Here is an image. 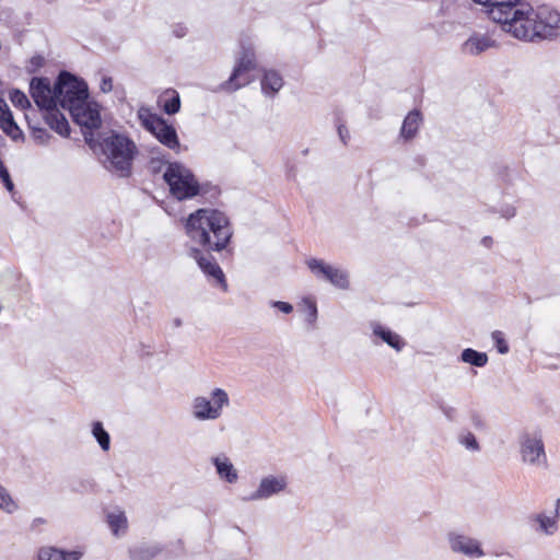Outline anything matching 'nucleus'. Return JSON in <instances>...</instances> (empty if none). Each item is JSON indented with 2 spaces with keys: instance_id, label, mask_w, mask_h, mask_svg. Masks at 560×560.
<instances>
[{
  "instance_id": "obj_1",
  "label": "nucleus",
  "mask_w": 560,
  "mask_h": 560,
  "mask_svg": "<svg viewBox=\"0 0 560 560\" xmlns=\"http://www.w3.org/2000/svg\"><path fill=\"white\" fill-rule=\"evenodd\" d=\"M189 238L207 252H221L229 245L233 230L229 218L217 209H198L186 224Z\"/></svg>"
},
{
  "instance_id": "obj_2",
  "label": "nucleus",
  "mask_w": 560,
  "mask_h": 560,
  "mask_svg": "<svg viewBox=\"0 0 560 560\" xmlns=\"http://www.w3.org/2000/svg\"><path fill=\"white\" fill-rule=\"evenodd\" d=\"M30 93L35 104L43 112L45 122L62 137H69L70 126L65 115L57 107L55 86L51 88L47 78H33Z\"/></svg>"
},
{
  "instance_id": "obj_3",
  "label": "nucleus",
  "mask_w": 560,
  "mask_h": 560,
  "mask_svg": "<svg viewBox=\"0 0 560 560\" xmlns=\"http://www.w3.org/2000/svg\"><path fill=\"white\" fill-rule=\"evenodd\" d=\"M101 147L106 156L105 167L119 177H129L138 154L136 143L125 135L113 132L103 139Z\"/></svg>"
},
{
  "instance_id": "obj_4",
  "label": "nucleus",
  "mask_w": 560,
  "mask_h": 560,
  "mask_svg": "<svg viewBox=\"0 0 560 560\" xmlns=\"http://www.w3.org/2000/svg\"><path fill=\"white\" fill-rule=\"evenodd\" d=\"M163 178L171 195L177 200L191 199L207 192L206 186L198 183L192 172L178 162L168 163Z\"/></svg>"
},
{
  "instance_id": "obj_5",
  "label": "nucleus",
  "mask_w": 560,
  "mask_h": 560,
  "mask_svg": "<svg viewBox=\"0 0 560 560\" xmlns=\"http://www.w3.org/2000/svg\"><path fill=\"white\" fill-rule=\"evenodd\" d=\"M505 15H508L506 21L497 22L501 24L504 32L527 42L544 38V25L538 23L536 12L532 8L523 10L515 7L513 11L506 12Z\"/></svg>"
},
{
  "instance_id": "obj_6",
  "label": "nucleus",
  "mask_w": 560,
  "mask_h": 560,
  "mask_svg": "<svg viewBox=\"0 0 560 560\" xmlns=\"http://www.w3.org/2000/svg\"><path fill=\"white\" fill-rule=\"evenodd\" d=\"M55 93L57 105L67 110L83 104L89 97L86 83L67 71H62L58 75L55 83Z\"/></svg>"
},
{
  "instance_id": "obj_7",
  "label": "nucleus",
  "mask_w": 560,
  "mask_h": 560,
  "mask_svg": "<svg viewBox=\"0 0 560 560\" xmlns=\"http://www.w3.org/2000/svg\"><path fill=\"white\" fill-rule=\"evenodd\" d=\"M230 396L221 387L211 389L209 396H196L191 401V415L198 421L217 420L230 406Z\"/></svg>"
},
{
  "instance_id": "obj_8",
  "label": "nucleus",
  "mask_w": 560,
  "mask_h": 560,
  "mask_svg": "<svg viewBox=\"0 0 560 560\" xmlns=\"http://www.w3.org/2000/svg\"><path fill=\"white\" fill-rule=\"evenodd\" d=\"M138 118L141 125L150 131L163 145L171 150L179 149V140L175 128L167 121L152 114L148 107L141 106L138 109Z\"/></svg>"
},
{
  "instance_id": "obj_9",
  "label": "nucleus",
  "mask_w": 560,
  "mask_h": 560,
  "mask_svg": "<svg viewBox=\"0 0 560 560\" xmlns=\"http://www.w3.org/2000/svg\"><path fill=\"white\" fill-rule=\"evenodd\" d=\"M520 454L524 464L545 467L547 455L541 433L524 432L520 436Z\"/></svg>"
},
{
  "instance_id": "obj_10",
  "label": "nucleus",
  "mask_w": 560,
  "mask_h": 560,
  "mask_svg": "<svg viewBox=\"0 0 560 560\" xmlns=\"http://www.w3.org/2000/svg\"><path fill=\"white\" fill-rule=\"evenodd\" d=\"M255 68L256 59L254 50L252 48H243L242 56L237 60L230 79L224 85L231 91H236L240 88L247 85L253 80L248 72Z\"/></svg>"
},
{
  "instance_id": "obj_11",
  "label": "nucleus",
  "mask_w": 560,
  "mask_h": 560,
  "mask_svg": "<svg viewBox=\"0 0 560 560\" xmlns=\"http://www.w3.org/2000/svg\"><path fill=\"white\" fill-rule=\"evenodd\" d=\"M306 265L316 277L324 278L339 289L345 290L349 288L347 271L335 268L316 258L308 259Z\"/></svg>"
},
{
  "instance_id": "obj_12",
  "label": "nucleus",
  "mask_w": 560,
  "mask_h": 560,
  "mask_svg": "<svg viewBox=\"0 0 560 560\" xmlns=\"http://www.w3.org/2000/svg\"><path fill=\"white\" fill-rule=\"evenodd\" d=\"M447 541L450 549L455 553H460L468 558H481L485 556L481 544L467 535L450 532L447 534Z\"/></svg>"
},
{
  "instance_id": "obj_13",
  "label": "nucleus",
  "mask_w": 560,
  "mask_h": 560,
  "mask_svg": "<svg viewBox=\"0 0 560 560\" xmlns=\"http://www.w3.org/2000/svg\"><path fill=\"white\" fill-rule=\"evenodd\" d=\"M189 256L196 260L205 275L213 278L224 291L228 290V283L224 273L210 252L205 254L202 250L192 247L189 250Z\"/></svg>"
},
{
  "instance_id": "obj_14",
  "label": "nucleus",
  "mask_w": 560,
  "mask_h": 560,
  "mask_svg": "<svg viewBox=\"0 0 560 560\" xmlns=\"http://www.w3.org/2000/svg\"><path fill=\"white\" fill-rule=\"evenodd\" d=\"M69 113L75 124L86 129H97L102 125L100 112L92 107L88 100L83 104L71 108Z\"/></svg>"
},
{
  "instance_id": "obj_15",
  "label": "nucleus",
  "mask_w": 560,
  "mask_h": 560,
  "mask_svg": "<svg viewBox=\"0 0 560 560\" xmlns=\"http://www.w3.org/2000/svg\"><path fill=\"white\" fill-rule=\"evenodd\" d=\"M287 479L284 477L268 476L261 479L256 491L250 493L246 500L257 501L268 499L284 490Z\"/></svg>"
},
{
  "instance_id": "obj_16",
  "label": "nucleus",
  "mask_w": 560,
  "mask_h": 560,
  "mask_svg": "<svg viewBox=\"0 0 560 560\" xmlns=\"http://www.w3.org/2000/svg\"><path fill=\"white\" fill-rule=\"evenodd\" d=\"M487 8L486 12L493 22L506 21V12L513 11L521 0H472Z\"/></svg>"
},
{
  "instance_id": "obj_17",
  "label": "nucleus",
  "mask_w": 560,
  "mask_h": 560,
  "mask_svg": "<svg viewBox=\"0 0 560 560\" xmlns=\"http://www.w3.org/2000/svg\"><path fill=\"white\" fill-rule=\"evenodd\" d=\"M538 23L544 25V38L551 37L555 28H560V12L557 10L541 9L536 13Z\"/></svg>"
},
{
  "instance_id": "obj_18",
  "label": "nucleus",
  "mask_w": 560,
  "mask_h": 560,
  "mask_svg": "<svg viewBox=\"0 0 560 560\" xmlns=\"http://www.w3.org/2000/svg\"><path fill=\"white\" fill-rule=\"evenodd\" d=\"M82 557L80 551H65L55 547H42L38 550V560H79Z\"/></svg>"
},
{
  "instance_id": "obj_19",
  "label": "nucleus",
  "mask_w": 560,
  "mask_h": 560,
  "mask_svg": "<svg viewBox=\"0 0 560 560\" xmlns=\"http://www.w3.org/2000/svg\"><path fill=\"white\" fill-rule=\"evenodd\" d=\"M421 122L422 116L418 109L409 112L402 121L400 137L404 138L405 140H410L415 138Z\"/></svg>"
},
{
  "instance_id": "obj_20",
  "label": "nucleus",
  "mask_w": 560,
  "mask_h": 560,
  "mask_svg": "<svg viewBox=\"0 0 560 560\" xmlns=\"http://www.w3.org/2000/svg\"><path fill=\"white\" fill-rule=\"evenodd\" d=\"M493 45L494 40L487 35H472L464 43L463 49L466 54L479 55Z\"/></svg>"
},
{
  "instance_id": "obj_21",
  "label": "nucleus",
  "mask_w": 560,
  "mask_h": 560,
  "mask_svg": "<svg viewBox=\"0 0 560 560\" xmlns=\"http://www.w3.org/2000/svg\"><path fill=\"white\" fill-rule=\"evenodd\" d=\"M212 462L220 478L230 483H233L237 480V471L225 455L213 457Z\"/></svg>"
},
{
  "instance_id": "obj_22",
  "label": "nucleus",
  "mask_w": 560,
  "mask_h": 560,
  "mask_svg": "<svg viewBox=\"0 0 560 560\" xmlns=\"http://www.w3.org/2000/svg\"><path fill=\"white\" fill-rule=\"evenodd\" d=\"M373 334L381 338L384 342H386L389 347L395 349L396 351H400L402 347L405 346V342L402 341L401 337L392 331L388 328H385L381 324L374 323L372 325Z\"/></svg>"
},
{
  "instance_id": "obj_23",
  "label": "nucleus",
  "mask_w": 560,
  "mask_h": 560,
  "mask_svg": "<svg viewBox=\"0 0 560 560\" xmlns=\"http://www.w3.org/2000/svg\"><path fill=\"white\" fill-rule=\"evenodd\" d=\"M283 85L282 77L275 70L265 71L261 79V91L266 95H275Z\"/></svg>"
},
{
  "instance_id": "obj_24",
  "label": "nucleus",
  "mask_w": 560,
  "mask_h": 560,
  "mask_svg": "<svg viewBox=\"0 0 560 560\" xmlns=\"http://www.w3.org/2000/svg\"><path fill=\"white\" fill-rule=\"evenodd\" d=\"M162 551V547L158 544H142L129 549L131 560H152Z\"/></svg>"
},
{
  "instance_id": "obj_25",
  "label": "nucleus",
  "mask_w": 560,
  "mask_h": 560,
  "mask_svg": "<svg viewBox=\"0 0 560 560\" xmlns=\"http://www.w3.org/2000/svg\"><path fill=\"white\" fill-rule=\"evenodd\" d=\"M534 521L537 523L536 532L545 534V535H555L558 529V520L556 516H549L546 513L541 512L534 516Z\"/></svg>"
},
{
  "instance_id": "obj_26",
  "label": "nucleus",
  "mask_w": 560,
  "mask_h": 560,
  "mask_svg": "<svg viewBox=\"0 0 560 560\" xmlns=\"http://www.w3.org/2000/svg\"><path fill=\"white\" fill-rule=\"evenodd\" d=\"M162 108L167 115H174L180 109V97L175 90L165 91L161 97Z\"/></svg>"
},
{
  "instance_id": "obj_27",
  "label": "nucleus",
  "mask_w": 560,
  "mask_h": 560,
  "mask_svg": "<svg viewBox=\"0 0 560 560\" xmlns=\"http://www.w3.org/2000/svg\"><path fill=\"white\" fill-rule=\"evenodd\" d=\"M460 359L465 363H469L470 365L482 368L488 362V355L485 352L476 351L471 348H467L463 350L460 354Z\"/></svg>"
},
{
  "instance_id": "obj_28",
  "label": "nucleus",
  "mask_w": 560,
  "mask_h": 560,
  "mask_svg": "<svg viewBox=\"0 0 560 560\" xmlns=\"http://www.w3.org/2000/svg\"><path fill=\"white\" fill-rule=\"evenodd\" d=\"M92 434L103 451L109 450L110 436H109L108 432L104 429L102 422L94 421L92 423Z\"/></svg>"
},
{
  "instance_id": "obj_29",
  "label": "nucleus",
  "mask_w": 560,
  "mask_h": 560,
  "mask_svg": "<svg viewBox=\"0 0 560 560\" xmlns=\"http://www.w3.org/2000/svg\"><path fill=\"white\" fill-rule=\"evenodd\" d=\"M0 128L14 141L23 138V132L14 121L12 114H10L8 117H5V119H3L2 122H0Z\"/></svg>"
},
{
  "instance_id": "obj_30",
  "label": "nucleus",
  "mask_w": 560,
  "mask_h": 560,
  "mask_svg": "<svg viewBox=\"0 0 560 560\" xmlns=\"http://www.w3.org/2000/svg\"><path fill=\"white\" fill-rule=\"evenodd\" d=\"M457 440L460 445H463L466 450H468L470 452H479L480 451V445H479L475 434L466 429L462 430L458 433Z\"/></svg>"
},
{
  "instance_id": "obj_31",
  "label": "nucleus",
  "mask_w": 560,
  "mask_h": 560,
  "mask_svg": "<svg viewBox=\"0 0 560 560\" xmlns=\"http://www.w3.org/2000/svg\"><path fill=\"white\" fill-rule=\"evenodd\" d=\"M107 522L114 535H118L120 529L126 530L127 528V517L124 512L109 513Z\"/></svg>"
},
{
  "instance_id": "obj_32",
  "label": "nucleus",
  "mask_w": 560,
  "mask_h": 560,
  "mask_svg": "<svg viewBox=\"0 0 560 560\" xmlns=\"http://www.w3.org/2000/svg\"><path fill=\"white\" fill-rule=\"evenodd\" d=\"M0 509L9 514L14 513L19 509L18 503L2 485H0Z\"/></svg>"
},
{
  "instance_id": "obj_33",
  "label": "nucleus",
  "mask_w": 560,
  "mask_h": 560,
  "mask_svg": "<svg viewBox=\"0 0 560 560\" xmlns=\"http://www.w3.org/2000/svg\"><path fill=\"white\" fill-rule=\"evenodd\" d=\"M31 136L38 144H47L50 139L49 132L43 127L31 126Z\"/></svg>"
},
{
  "instance_id": "obj_34",
  "label": "nucleus",
  "mask_w": 560,
  "mask_h": 560,
  "mask_svg": "<svg viewBox=\"0 0 560 560\" xmlns=\"http://www.w3.org/2000/svg\"><path fill=\"white\" fill-rule=\"evenodd\" d=\"M10 100L15 107H20L22 109L31 106L27 96L20 90H13L10 93Z\"/></svg>"
},
{
  "instance_id": "obj_35",
  "label": "nucleus",
  "mask_w": 560,
  "mask_h": 560,
  "mask_svg": "<svg viewBox=\"0 0 560 560\" xmlns=\"http://www.w3.org/2000/svg\"><path fill=\"white\" fill-rule=\"evenodd\" d=\"M438 408L440 409V411L444 415V417L448 420V421H456L457 420V417H458V411L455 407L444 402V401H440L438 404Z\"/></svg>"
},
{
  "instance_id": "obj_36",
  "label": "nucleus",
  "mask_w": 560,
  "mask_h": 560,
  "mask_svg": "<svg viewBox=\"0 0 560 560\" xmlns=\"http://www.w3.org/2000/svg\"><path fill=\"white\" fill-rule=\"evenodd\" d=\"M492 339L495 342L497 349L500 353L509 352V345L503 338V334L499 330L492 332Z\"/></svg>"
},
{
  "instance_id": "obj_37",
  "label": "nucleus",
  "mask_w": 560,
  "mask_h": 560,
  "mask_svg": "<svg viewBox=\"0 0 560 560\" xmlns=\"http://www.w3.org/2000/svg\"><path fill=\"white\" fill-rule=\"evenodd\" d=\"M304 303L306 305V312H307L306 320L310 324H314L316 322V318H317V306H316V303L314 301L310 300V299H305Z\"/></svg>"
},
{
  "instance_id": "obj_38",
  "label": "nucleus",
  "mask_w": 560,
  "mask_h": 560,
  "mask_svg": "<svg viewBox=\"0 0 560 560\" xmlns=\"http://www.w3.org/2000/svg\"><path fill=\"white\" fill-rule=\"evenodd\" d=\"M469 420L476 430L483 431L486 429V421L478 411H470Z\"/></svg>"
},
{
  "instance_id": "obj_39",
  "label": "nucleus",
  "mask_w": 560,
  "mask_h": 560,
  "mask_svg": "<svg viewBox=\"0 0 560 560\" xmlns=\"http://www.w3.org/2000/svg\"><path fill=\"white\" fill-rule=\"evenodd\" d=\"M336 126H337V131H338V136L340 138V141L345 145H347L349 140H350V132H349L348 128L346 127V125L340 119L337 120Z\"/></svg>"
},
{
  "instance_id": "obj_40",
  "label": "nucleus",
  "mask_w": 560,
  "mask_h": 560,
  "mask_svg": "<svg viewBox=\"0 0 560 560\" xmlns=\"http://www.w3.org/2000/svg\"><path fill=\"white\" fill-rule=\"evenodd\" d=\"M0 178L1 180L3 182L5 188L9 190V191H12L13 190V183L11 180V177H10V174H9V171L8 168L4 166V164L2 163L0 165Z\"/></svg>"
},
{
  "instance_id": "obj_41",
  "label": "nucleus",
  "mask_w": 560,
  "mask_h": 560,
  "mask_svg": "<svg viewBox=\"0 0 560 560\" xmlns=\"http://www.w3.org/2000/svg\"><path fill=\"white\" fill-rule=\"evenodd\" d=\"M270 305L284 314H290L293 311L292 304L282 301H270Z\"/></svg>"
},
{
  "instance_id": "obj_42",
  "label": "nucleus",
  "mask_w": 560,
  "mask_h": 560,
  "mask_svg": "<svg viewBox=\"0 0 560 560\" xmlns=\"http://www.w3.org/2000/svg\"><path fill=\"white\" fill-rule=\"evenodd\" d=\"M100 89L104 93H108L113 90V80L109 77H104L101 81Z\"/></svg>"
},
{
  "instance_id": "obj_43",
  "label": "nucleus",
  "mask_w": 560,
  "mask_h": 560,
  "mask_svg": "<svg viewBox=\"0 0 560 560\" xmlns=\"http://www.w3.org/2000/svg\"><path fill=\"white\" fill-rule=\"evenodd\" d=\"M10 114L12 113L10 112L9 106L4 100L0 97V122H2Z\"/></svg>"
},
{
  "instance_id": "obj_44",
  "label": "nucleus",
  "mask_w": 560,
  "mask_h": 560,
  "mask_svg": "<svg viewBox=\"0 0 560 560\" xmlns=\"http://www.w3.org/2000/svg\"><path fill=\"white\" fill-rule=\"evenodd\" d=\"M45 523H46V521L43 517H36L33 520V522L31 524V529L35 530L38 528V526H40Z\"/></svg>"
},
{
  "instance_id": "obj_45",
  "label": "nucleus",
  "mask_w": 560,
  "mask_h": 560,
  "mask_svg": "<svg viewBox=\"0 0 560 560\" xmlns=\"http://www.w3.org/2000/svg\"><path fill=\"white\" fill-rule=\"evenodd\" d=\"M516 211L513 207H509L505 210H503L502 215L506 219L513 218L515 215Z\"/></svg>"
},
{
  "instance_id": "obj_46",
  "label": "nucleus",
  "mask_w": 560,
  "mask_h": 560,
  "mask_svg": "<svg viewBox=\"0 0 560 560\" xmlns=\"http://www.w3.org/2000/svg\"><path fill=\"white\" fill-rule=\"evenodd\" d=\"M555 516L560 522V498L556 501Z\"/></svg>"
},
{
  "instance_id": "obj_47",
  "label": "nucleus",
  "mask_w": 560,
  "mask_h": 560,
  "mask_svg": "<svg viewBox=\"0 0 560 560\" xmlns=\"http://www.w3.org/2000/svg\"><path fill=\"white\" fill-rule=\"evenodd\" d=\"M481 243L487 246V247H490L492 245V238L490 236H485L482 240H481Z\"/></svg>"
},
{
  "instance_id": "obj_48",
  "label": "nucleus",
  "mask_w": 560,
  "mask_h": 560,
  "mask_svg": "<svg viewBox=\"0 0 560 560\" xmlns=\"http://www.w3.org/2000/svg\"><path fill=\"white\" fill-rule=\"evenodd\" d=\"M174 33H175V35H176L177 37H183V36L185 35V33H186V32H185L184 27H179V28H176V30L174 31Z\"/></svg>"
},
{
  "instance_id": "obj_49",
  "label": "nucleus",
  "mask_w": 560,
  "mask_h": 560,
  "mask_svg": "<svg viewBox=\"0 0 560 560\" xmlns=\"http://www.w3.org/2000/svg\"><path fill=\"white\" fill-rule=\"evenodd\" d=\"M174 324H175L176 327H178V326L182 325V322H180V319H175Z\"/></svg>"
},
{
  "instance_id": "obj_50",
  "label": "nucleus",
  "mask_w": 560,
  "mask_h": 560,
  "mask_svg": "<svg viewBox=\"0 0 560 560\" xmlns=\"http://www.w3.org/2000/svg\"><path fill=\"white\" fill-rule=\"evenodd\" d=\"M159 170V166H153V172H156Z\"/></svg>"
},
{
  "instance_id": "obj_51",
  "label": "nucleus",
  "mask_w": 560,
  "mask_h": 560,
  "mask_svg": "<svg viewBox=\"0 0 560 560\" xmlns=\"http://www.w3.org/2000/svg\"><path fill=\"white\" fill-rule=\"evenodd\" d=\"M159 170V166H153V172H156Z\"/></svg>"
},
{
  "instance_id": "obj_52",
  "label": "nucleus",
  "mask_w": 560,
  "mask_h": 560,
  "mask_svg": "<svg viewBox=\"0 0 560 560\" xmlns=\"http://www.w3.org/2000/svg\"><path fill=\"white\" fill-rule=\"evenodd\" d=\"M213 190H214V194L218 195L219 191L215 187L213 188Z\"/></svg>"
}]
</instances>
